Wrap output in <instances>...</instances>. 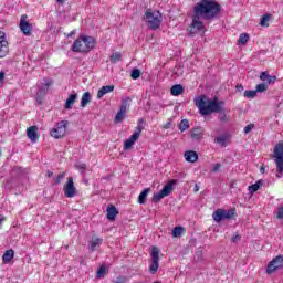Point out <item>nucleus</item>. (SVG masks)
Wrapping results in <instances>:
<instances>
[{
  "instance_id": "obj_39",
  "label": "nucleus",
  "mask_w": 283,
  "mask_h": 283,
  "mask_svg": "<svg viewBox=\"0 0 283 283\" xmlns=\"http://www.w3.org/2000/svg\"><path fill=\"white\" fill-rule=\"evenodd\" d=\"M130 77L136 81L137 78H140V70L138 69H133L130 73Z\"/></svg>"
},
{
  "instance_id": "obj_9",
  "label": "nucleus",
  "mask_w": 283,
  "mask_h": 283,
  "mask_svg": "<svg viewBox=\"0 0 283 283\" xmlns=\"http://www.w3.org/2000/svg\"><path fill=\"white\" fill-rule=\"evenodd\" d=\"M174 185H176V180H170L164 188L153 196V202H160L163 198H167L174 191Z\"/></svg>"
},
{
  "instance_id": "obj_44",
  "label": "nucleus",
  "mask_w": 283,
  "mask_h": 283,
  "mask_svg": "<svg viewBox=\"0 0 283 283\" xmlns=\"http://www.w3.org/2000/svg\"><path fill=\"white\" fill-rule=\"evenodd\" d=\"M127 279L125 276H118L113 283H126Z\"/></svg>"
},
{
  "instance_id": "obj_49",
  "label": "nucleus",
  "mask_w": 283,
  "mask_h": 283,
  "mask_svg": "<svg viewBox=\"0 0 283 283\" xmlns=\"http://www.w3.org/2000/svg\"><path fill=\"white\" fill-rule=\"evenodd\" d=\"M143 123H145L144 118H139L137 123V127H143Z\"/></svg>"
},
{
  "instance_id": "obj_36",
  "label": "nucleus",
  "mask_w": 283,
  "mask_h": 283,
  "mask_svg": "<svg viewBox=\"0 0 283 283\" xmlns=\"http://www.w3.org/2000/svg\"><path fill=\"white\" fill-rule=\"evenodd\" d=\"M179 129L181 132H187V129H189V119H182L179 124Z\"/></svg>"
},
{
  "instance_id": "obj_17",
  "label": "nucleus",
  "mask_w": 283,
  "mask_h": 283,
  "mask_svg": "<svg viewBox=\"0 0 283 283\" xmlns=\"http://www.w3.org/2000/svg\"><path fill=\"white\" fill-rule=\"evenodd\" d=\"M27 136L31 140V143H36L39 140L40 135H39V127L36 126H31L27 129Z\"/></svg>"
},
{
  "instance_id": "obj_34",
  "label": "nucleus",
  "mask_w": 283,
  "mask_h": 283,
  "mask_svg": "<svg viewBox=\"0 0 283 283\" xmlns=\"http://www.w3.org/2000/svg\"><path fill=\"white\" fill-rule=\"evenodd\" d=\"M244 98H255L258 96V91L255 90H248L243 93Z\"/></svg>"
},
{
  "instance_id": "obj_19",
  "label": "nucleus",
  "mask_w": 283,
  "mask_h": 283,
  "mask_svg": "<svg viewBox=\"0 0 283 283\" xmlns=\"http://www.w3.org/2000/svg\"><path fill=\"white\" fill-rule=\"evenodd\" d=\"M116 216H118V209L114 205H108L106 208V218L107 220H111V222H114L116 220Z\"/></svg>"
},
{
  "instance_id": "obj_10",
  "label": "nucleus",
  "mask_w": 283,
  "mask_h": 283,
  "mask_svg": "<svg viewBox=\"0 0 283 283\" xmlns=\"http://www.w3.org/2000/svg\"><path fill=\"white\" fill-rule=\"evenodd\" d=\"M150 256H151V264L149 266V273H151V275H156L160 266V264L158 263V260H160V249L153 247Z\"/></svg>"
},
{
  "instance_id": "obj_43",
  "label": "nucleus",
  "mask_w": 283,
  "mask_h": 283,
  "mask_svg": "<svg viewBox=\"0 0 283 283\" xmlns=\"http://www.w3.org/2000/svg\"><path fill=\"white\" fill-rule=\"evenodd\" d=\"M276 218L277 220H283V207L277 209Z\"/></svg>"
},
{
  "instance_id": "obj_46",
  "label": "nucleus",
  "mask_w": 283,
  "mask_h": 283,
  "mask_svg": "<svg viewBox=\"0 0 283 283\" xmlns=\"http://www.w3.org/2000/svg\"><path fill=\"white\" fill-rule=\"evenodd\" d=\"M78 171H85L87 169V166L85 164H78L75 166Z\"/></svg>"
},
{
  "instance_id": "obj_18",
  "label": "nucleus",
  "mask_w": 283,
  "mask_h": 283,
  "mask_svg": "<svg viewBox=\"0 0 283 283\" xmlns=\"http://www.w3.org/2000/svg\"><path fill=\"white\" fill-rule=\"evenodd\" d=\"M260 81L265 83V85H271L277 81V76L270 75L269 72L264 71L260 74Z\"/></svg>"
},
{
  "instance_id": "obj_50",
  "label": "nucleus",
  "mask_w": 283,
  "mask_h": 283,
  "mask_svg": "<svg viewBox=\"0 0 283 283\" xmlns=\"http://www.w3.org/2000/svg\"><path fill=\"white\" fill-rule=\"evenodd\" d=\"M4 78H6V73L0 72V83H3Z\"/></svg>"
},
{
  "instance_id": "obj_7",
  "label": "nucleus",
  "mask_w": 283,
  "mask_h": 283,
  "mask_svg": "<svg viewBox=\"0 0 283 283\" xmlns=\"http://www.w3.org/2000/svg\"><path fill=\"white\" fill-rule=\"evenodd\" d=\"M67 125H70V122L67 120L57 122L51 129L50 136L52 138H55V140H61V138H65V134H67Z\"/></svg>"
},
{
  "instance_id": "obj_12",
  "label": "nucleus",
  "mask_w": 283,
  "mask_h": 283,
  "mask_svg": "<svg viewBox=\"0 0 283 283\" xmlns=\"http://www.w3.org/2000/svg\"><path fill=\"white\" fill-rule=\"evenodd\" d=\"M143 129H144L143 126L135 127L133 135L124 142L125 151L129 150L132 147H134V145H136V140L140 138V135L143 134Z\"/></svg>"
},
{
  "instance_id": "obj_52",
  "label": "nucleus",
  "mask_w": 283,
  "mask_h": 283,
  "mask_svg": "<svg viewBox=\"0 0 283 283\" xmlns=\"http://www.w3.org/2000/svg\"><path fill=\"white\" fill-rule=\"evenodd\" d=\"M56 1H57V3L63 4V3H65L67 0H56Z\"/></svg>"
},
{
  "instance_id": "obj_4",
  "label": "nucleus",
  "mask_w": 283,
  "mask_h": 283,
  "mask_svg": "<svg viewBox=\"0 0 283 283\" xmlns=\"http://www.w3.org/2000/svg\"><path fill=\"white\" fill-rule=\"evenodd\" d=\"M143 21L147 23L150 30H158V28H160V23H163V14L160 11L147 9L143 17Z\"/></svg>"
},
{
  "instance_id": "obj_33",
  "label": "nucleus",
  "mask_w": 283,
  "mask_h": 283,
  "mask_svg": "<svg viewBox=\"0 0 283 283\" xmlns=\"http://www.w3.org/2000/svg\"><path fill=\"white\" fill-rule=\"evenodd\" d=\"M260 187H262V180H259V181H256L255 184L249 186V191H250L251 193H255L256 191L260 190Z\"/></svg>"
},
{
  "instance_id": "obj_40",
  "label": "nucleus",
  "mask_w": 283,
  "mask_h": 283,
  "mask_svg": "<svg viewBox=\"0 0 283 283\" xmlns=\"http://www.w3.org/2000/svg\"><path fill=\"white\" fill-rule=\"evenodd\" d=\"M253 127H255V125L253 124H249L244 127V134H250L253 130Z\"/></svg>"
},
{
  "instance_id": "obj_21",
  "label": "nucleus",
  "mask_w": 283,
  "mask_h": 283,
  "mask_svg": "<svg viewBox=\"0 0 283 283\" xmlns=\"http://www.w3.org/2000/svg\"><path fill=\"white\" fill-rule=\"evenodd\" d=\"M76 98H78L76 93L69 95V98L64 105V109H72L74 107V103H76Z\"/></svg>"
},
{
  "instance_id": "obj_5",
  "label": "nucleus",
  "mask_w": 283,
  "mask_h": 283,
  "mask_svg": "<svg viewBox=\"0 0 283 283\" xmlns=\"http://www.w3.org/2000/svg\"><path fill=\"white\" fill-rule=\"evenodd\" d=\"M273 160L276 166V178L280 179L283 177V140L275 145Z\"/></svg>"
},
{
  "instance_id": "obj_48",
  "label": "nucleus",
  "mask_w": 283,
  "mask_h": 283,
  "mask_svg": "<svg viewBox=\"0 0 283 283\" xmlns=\"http://www.w3.org/2000/svg\"><path fill=\"white\" fill-rule=\"evenodd\" d=\"M240 234H234L233 237H232V242H238L239 240H240Z\"/></svg>"
},
{
  "instance_id": "obj_54",
  "label": "nucleus",
  "mask_w": 283,
  "mask_h": 283,
  "mask_svg": "<svg viewBox=\"0 0 283 283\" xmlns=\"http://www.w3.org/2000/svg\"><path fill=\"white\" fill-rule=\"evenodd\" d=\"M72 34H74V31H72L67 36H72Z\"/></svg>"
},
{
  "instance_id": "obj_23",
  "label": "nucleus",
  "mask_w": 283,
  "mask_h": 283,
  "mask_svg": "<svg viewBox=\"0 0 283 283\" xmlns=\"http://www.w3.org/2000/svg\"><path fill=\"white\" fill-rule=\"evenodd\" d=\"M14 260V250L10 249L4 252L2 255V262L3 264H10Z\"/></svg>"
},
{
  "instance_id": "obj_15",
  "label": "nucleus",
  "mask_w": 283,
  "mask_h": 283,
  "mask_svg": "<svg viewBox=\"0 0 283 283\" xmlns=\"http://www.w3.org/2000/svg\"><path fill=\"white\" fill-rule=\"evenodd\" d=\"M20 30L24 36H31L32 35V24L28 22V15L23 14L20 19Z\"/></svg>"
},
{
  "instance_id": "obj_41",
  "label": "nucleus",
  "mask_w": 283,
  "mask_h": 283,
  "mask_svg": "<svg viewBox=\"0 0 283 283\" xmlns=\"http://www.w3.org/2000/svg\"><path fill=\"white\" fill-rule=\"evenodd\" d=\"M64 178H65V172L57 175L55 185H61V180H63Z\"/></svg>"
},
{
  "instance_id": "obj_37",
  "label": "nucleus",
  "mask_w": 283,
  "mask_h": 283,
  "mask_svg": "<svg viewBox=\"0 0 283 283\" xmlns=\"http://www.w3.org/2000/svg\"><path fill=\"white\" fill-rule=\"evenodd\" d=\"M266 90H269V84H266V83H261V84H258V85H256L255 92H256V94H258V92L262 93V92H266Z\"/></svg>"
},
{
  "instance_id": "obj_53",
  "label": "nucleus",
  "mask_w": 283,
  "mask_h": 283,
  "mask_svg": "<svg viewBox=\"0 0 283 283\" xmlns=\"http://www.w3.org/2000/svg\"><path fill=\"white\" fill-rule=\"evenodd\" d=\"M200 190V188L198 187V185H196L195 186V191L197 192V191H199Z\"/></svg>"
},
{
  "instance_id": "obj_3",
  "label": "nucleus",
  "mask_w": 283,
  "mask_h": 283,
  "mask_svg": "<svg viewBox=\"0 0 283 283\" xmlns=\"http://www.w3.org/2000/svg\"><path fill=\"white\" fill-rule=\"evenodd\" d=\"M96 48V39L92 35H80L72 45V52L87 54Z\"/></svg>"
},
{
  "instance_id": "obj_6",
  "label": "nucleus",
  "mask_w": 283,
  "mask_h": 283,
  "mask_svg": "<svg viewBox=\"0 0 283 283\" xmlns=\"http://www.w3.org/2000/svg\"><path fill=\"white\" fill-rule=\"evenodd\" d=\"M238 216L235 208H231L228 211L219 208L212 213L214 222H222V220H231Z\"/></svg>"
},
{
  "instance_id": "obj_11",
  "label": "nucleus",
  "mask_w": 283,
  "mask_h": 283,
  "mask_svg": "<svg viewBox=\"0 0 283 283\" xmlns=\"http://www.w3.org/2000/svg\"><path fill=\"white\" fill-rule=\"evenodd\" d=\"M129 103H132V98L129 97H126L125 99L122 101L119 111L115 115L114 123L120 124L125 120L127 109H129Z\"/></svg>"
},
{
  "instance_id": "obj_22",
  "label": "nucleus",
  "mask_w": 283,
  "mask_h": 283,
  "mask_svg": "<svg viewBox=\"0 0 283 283\" xmlns=\"http://www.w3.org/2000/svg\"><path fill=\"white\" fill-rule=\"evenodd\" d=\"M111 92H114V85L102 86L97 92V98L101 99L105 94H109Z\"/></svg>"
},
{
  "instance_id": "obj_13",
  "label": "nucleus",
  "mask_w": 283,
  "mask_h": 283,
  "mask_svg": "<svg viewBox=\"0 0 283 283\" xmlns=\"http://www.w3.org/2000/svg\"><path fill=\"white\" fill-rule=\"evenodd\" d=\"M282 266H283V255L279 254L268 263L265 273H268V275H273V273H275V271H277L279 269H282Z\"/></svg>"
},
{
  "instance_id": "obj_1",
  "label": "nucleus",
  "mask_w": 283,
  "mask_h": 283,
  "mask_svg": "<svg viewBox=\"0 0 283 283\" xmlns=\"http://www.w3.org/2000/svg\"><path fill=\"white\" fill-rule=\"evenodd\" d=\"M195 105L199 109L201 116H209V114H220L221 123H229V115L224 113V102L218 101V97L210 99L206 95L195 98Z\"/></svg>"
},
{
  "instance_id": "obj_28",
  "label": "nucleus",
  "mask_w": 283,
  "mask_h": 283,
  "mask_svg": "<svg viewBox=\"0 0 283 283\" xmlns=\"http://www.w3.org/2000/svg\"><path fill=\"white\" fill-rule=\"evenodd\" d=\"M205 136V133L202 132V128H193L191 132V138L192 140H200Z\"/></svg>"
},
{
  "instance_id": "obj_14",
  "label": "nucleus",
  "mask_w": 283,
  "mask_h": 283,
  "mask_svg": "<svg viewBox=\"0 0 283 283\" xmlns=\"http://www.w3.org/2000/svg\"><path fill=\"white\" fill-rule=\"evenodd\" d=\"M8 54H10V42H8L6 32L0 31V59H6Z\"/></svg>"
},
{
  "instance_id": "obj_38",
  "label": "nucleus",
  "mask_w": 283,
  "mask_h": 283,
  "mask_svg": "<svg viewBox=\"0 0 283 283\" xmlns=\"http://www.w3.org/2000/svg\"><path fill=\"white\" fill-rule=\"evenodd\" d=\"M107 273V268L105 265L99 266L97 270V277H105V274Z\"/></svg>"
},
{
  "instance_id": "obj_32",
  "label": "nucleus",
  "mask_w": 283,
  "mask_h": 283,
  "mask_svg": "<svg viewBox=\"0 0 283 283\" xmlns=\"http://www.w3.org/2000/svg\"><path fill=\"white\" fill-rule=\"evenodd\" d=\"M214 143H217V145H221V147H227V136L221 135L216 137Z\"/></svg>"
},
{
  "instance_id": "obj_51",
  "label": "nucleus",
  "mask_w": 283,
  "mask_h": 283,
  "mask_svg": "<svg viewBox=\"0 0 283 283\" xmlns=\"http://www.w3.org/2000/svg\"><path fill=\"white\" fill-rule=\"evenodd\" d=\"M54 176V172L48 170V178H52Z\"/></svg>"
},
{
  "instance_id": "obj_16",
  "label": "nucleus",
  "mask_w": 283,
  "mask_h": 283,
  "mask_svg": "<svg viewBox=\"0 0 283 283\" xmlns=\"http://www.w3.org/2000/svg\"><path fill=\"white\" fill-rule=\"evenodd\" d=\"M64 196L65 198H74L76 196V186H74V179L72 177H69L64 185Z\"/></svg>"
},
{
  "instance_id": "obj_20",
  "label": "nucleus",
  "mask_w": 283,
  "mask_h": 283,
  "mask_svg": "<svg viewBox=\"0 0 283 283\" xmlns=\"http://www.w3.org/2000/svg\"><path fill=\"white\" fill-rule=\"evenodd\" d=\"M171 96H181V94H185V86L182 84H175L170 88Z\"/></svg>"
},
{
  "instance_id": "obj_30",
  "label": "nucleus",
  "mask_w": 283,
  "mask_h": 283,
  "mask_svg": "<svg viewBox=\"0 0 283 283\" xmlns=\"http://www.w3.org/2000/svg\"><path fill=\"white\" fill-rule=\"evenodd\" d=\"M185 233L182 226H177L172 230V238H180Z\"/></svg>"
},
{
  "instance_id": "obj_47",
  "label": "nucleus",
  "mask_w": 283,
  "mask_h": 283,
  "mask_svg": "<svg viewBox=\"0 0 283 283\" xmlns=\"http://www.w3.org/2000/svg\"><path fill=\"white\" fill-rule=\"evenodd\" d=\"M237 92H244V86L242 84H238L235 86Z\"/></svg>"
},
{
  "instance_id": "obj_27",
  "label": "nucleus",
  "mask_w": 283,
  "mask_h": 283,
  "mask_svg": "<svg viewBox=\"0 0 283 283\" xmlns=\"http://www.w3.org/2000/svg\"><path fill=\"white\" fill-rule=\"evenodd\" d=\"M101 244H103V239L101 238H92L91 242H90V249L92 252L96 251L97 247H101Z\"/></svg>"
},
{
  "instance_id": "obj_2",
  "label": "nucleus",
  "mask_w": 283,
  "mask_h": 283,
  "mask_svg": "<svg viewBox=\"0 0 283 283\" xmlns=\"http://www.w3.org/2000/svg\"><path fill=\"white\" fill-rule=\"evenodd\" d=\"M222 11V6L216 0H200L193 7V14L201 17L203 21H213Z\"/></svg>"
},
{
  "instance_id": "obj_45",
  "label": "nucleus",
  "mask_w": 283,
  "mask_h": 283,
  "mask_svg": "<svg viewBox=\"0 0 283 283\" xmlns=\"http://www.w3.org/2000/svg\"><path fill=\"white\" fill-rule=\"evenodd\" d=\"M163 129H171V118H168L167 123L163 125Z\"/></svg>"
},
{
  "instance_id": "obj_35",
  "label": "nucleus",
  "mask_w": 283,
  "mask_h": 283,
  "mask_svg": "<svg viewBox=\"0 0 283 283\" xmlns=\"http://www.w3.org/2000/svg\"><path fill=\"white\" fill-rule=\"evenodd\" d=\"M123 55L118 52H115L111 55V63H118V61H122Z\"/></svg>"
},
{
  "instance_id": "obj_42",
  "label": "nucleus",
  "mask_w": 283,
  "mask_h": 283,
  "mask_svg": "<svg viewBox=\"0 0 283 283\" xmlns=\"http://www.w3.org/2000/svg\"><path fill=\"white\" fill-rule=\"evenodd\" d=\"M220 169H222V165L216 164L211 171H212V174H218V171H220Z\"/></svg>"
},
{
  "instance_id": "obj_8",
  "label": "nucleus",
  "mask_w": 283,
  "mask_h": 283,
  "mask_svg": "<svg viewBox=\"0 0 283 283\" xmlns=\"http://www.w3.org/2000/svg\"><path fill=\"white\" fill-rule=\"evenodd\" d=\"M201 17L193 13L192 22L188 28L190 36H196L198 32H205V22L200 21Z\"/></svg>"
},
{
  "instance_id": "obj_31",
  "label": "nucleus",
  "mask_w": 283,
  "mask_h": 283,
  "mask_svg": "<svg viewBox=\"0 0 283 283\" xmlns=\"http://www.w3.org/2000/svg\"><path fill=\"white\" fill-rule=\"evenodd\" d=\"M238 43L239 45H247L249 43V33H241Z\"/></svg>"
},
{
  "instance_id": "obj_26",
  "label": "nucleus",
  "mask_w": 283,
  "mask_h": 283,
  "mask_svg": "<svg viewBox=\"0 0 283 283\" xmlns=\"http://www.w3.org/2000/svg\"><path fill=\"white\" fill-rule=\"evenodd\" d=\"M151 191V188H145L140 193H139V197H138V202L139 205H145V202H147V196H149Z\"/></svg>"
},
{
  "instance_id": "obj_25",
  "label": "nucleus",
  "mask_w": 283,
  "mask_h": 283,
  "mask_svg": "<svg viewBox=\"0 0 283 283\" xmlns=\"http://www.w3.org/2000/svg\"><path fill=\"white\" fill-rule=\"evenodd\" d=\"M90 103H92V94L90 92H85L81 98V107H87Z\"/></svg>"
},
{
  "instance_id": "obj_24",
  "label": "nucleus",
  "mask_w": 283,
  "mask_h": 283,
  "mask_svg": "<svg viewBox=\"0 0 283 283\" xmlns=\"http://www.w3.org/2000/svg\"><path fill=\"white\" fill-rule=\"evenodd\" d=\"M187 163H197L198 161V153L193 150H188L184 154Z\"/></svg>"
},
{
  "instance_id": "obj_29",
  "label": "nucleus",
  "mask_w": 283,
  "mask_h": 283,
  "mask_svg": "<svg viewBox=\"0 0 283 283\" xmlns=\"http://www.w3.org/2000/svg\"><path fill=\"white\" fill-rule=\"evenodd\" d=\"M271 22V14L266 13L261 18L260 25L262 28H269V23Z\"/></svg>"
}]
</instances>
